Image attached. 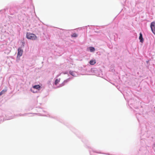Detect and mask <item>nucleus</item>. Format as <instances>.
<instances>
[{
  "mask_svg": "<svg viewBox=\"0 0 155 155\" xmlns=\"http://www.w3.org/2000/svg\"><path fill=\"white\" fill-rule=\"evenodd\" d=\"M26 38L28 39L35 40L37 38L36 35L33 34L27 33L26 34Z\"/></svg>",
  "mask_w": 155,
  "mask_h": 155,
  "instance_id": "f257e3e1",
  "label": "nucleus"
},
{
  "mask_svg": "<svg viewBox=\"0 0 155 155\" xmlns=\"http://www.w3.org/2000/svg\"><path fill=\"white\" fill-rule=\"evenodd\" d=\"M150 27L152 32L155 35V22H152L151 23Z\"/></svg>",
  "mask_w": 155,
  "mask_h": 155,
  "instance_id": "f03ea898",
  "label": "nucleus"
},
{
  "mask_svg": "<svg viewBox=\"0 0 155 155\" xmlns=\"http://www.w3.org/2000/svg\"><path fill=\"white\" fill-rule=\"evenodd\" d=\"M23 52V50L21 48L18 49V57H20L22 56Z\"/></svg>",
  "mask_w": 155,
  "mask_h": 155,
  "instance_id": "7ed1b4c3",
  "label": "nucleus"
},
{
  "mask_svg": "<svg viewBox=\"0 0 155 155\" xmlns=\"http://www.w3.org/2000/svg\"><path fill=\"white\" fill-rule=\"evenodd\" d=\"M139 39L140 40V41L141 42H143V38L142 35L141 33H140V36Z\"/></svg>",
  "mask_w": 155,
  "mask_h": 155,
  "instance_id": "20e7f679",
  "label": "nucleus"
},
{
  "mask_svg": "<svg viewBox=\"0 0 155 155\" xmlns=\"http://www.w3.org/2000/svg\"><path fill=\"white\" fill-rule=\"evenodd\" d=\"M33 88L39 90L40 89L41 87L39 85H37L33 86Z\"/></svg>",
  "mask_w": 155,
  "mask_h": 155,
  "instance_id": "39448f33",
  "label": "nucleus"
},
{
  "mask_svg": "<svg viewBox=\"0 0 155 155\" xmlns=\"http://www.w3.org/2000/svg\"><path fill=\"white\" fill-rule=\"evenodd\" d=\"M89 63L91 65H94L96 63V61L95 60H92L90 61Z\"/></svg>",
  "mask_w": 155,
  "mask_h": 155,
  "instance_id": "423d86ee",
  "label": "nucleus"
},
{
  "mask_svg": "<svg viewBox=\"0 0 155 155\" xmlns=\"http://www.w3.org/2000/svg\"><path fill=\"white\" fill-rule=\"evenodd\" d=\"M60 79H56L54 82L55 84L57 85L60 82Z\"/></svg>",
  "mask_w": 155,
  "mask_h": 155,
  "instance_id": "0eeeda50",
  "label": "nucleus"
},
{
  "mask_svg": "<svg viewBox=\"0 0 155 155\" xmlns=\"http://www.w3.org/2000/svg\"><path fill=\"white\" fill-rule=\"evenodd\" d=\"M78 36V34L75 33H73L71 35V36L72 37H76Z\"/></svg>",
  "mask_w": 155,
  "mask_h": 155,
  "instance_id": "6e6552de",
  "label": "nucleus"
},
{
  "mask_svg": "<svg viewBox=\"0 0 155 155\" xmlns=\"http://www.w3.org/2000/svg\"><path fill=\"white\" fill-rule=\"evenodd\" d=\"M90 50L91 52H93L95 51L94 48L93 47H90Z\"/></svg>",
  "mask_w": 155,
  "mask_h": 155,
  "instance_id": "1a4fd4ad",
  "label": "nucleus"
},
{
  "mask_svg": "<svg viewBox=\"0 0 155 155\" xmlns=\"http://www.w3.org/2000/svg\"><path fill=\"white\" fill-rule=\"evenodd\" d=\"M69 73L70 74H71V75H72L73 76H75V74L74 72L73 71H70Z\"/></svg>",
  "mask_w": 155,
  "mask_h": 155,
  "instance_id": "9d476101",
  "label": "nucleus"
},
{
  "mask_svg": "<svg viewBox=\"0 0 155 155\" xmlns=\"http://www.w3.org/2000/svg\"><path fill=\"white\" fill-rule=\"evenodd\" d=\"M6 91V90H3L1 92H0V96L4 93Z\"/></svg>",
  "mask_w": 155,
  "mask_h": 155,
  "instance_id": "9b49d317",
  "label": "nucleus"
}]
</instances>
